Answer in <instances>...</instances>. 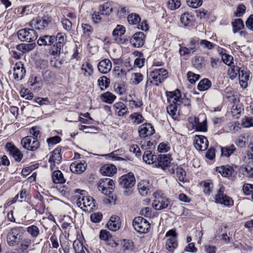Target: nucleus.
I'll use <instances>...</instances> for the list:
<instances>
[{"label": "nucleus", "mask_w": 253, "mask_h": 253, "mask_svg": "<svg viewBox=\"0 0 253 253\" xmlns=\"http://www.w3.org/2000/svg\"><path fill=\"white\" fill-rule=\"evenodd\" d=\"M75 192L81 194V196L77 200V205L83 211L85 212H90L94 209L95 205L92 197L84 196L85 192L84 190L76 189Z\"/></svg>", "instance_id": "obj_1"}, {"label": "nucleus", "mask_w": 253, "mask_h": 253, "mask_svg": "<svg viewBox=\"0 0 253 253\" xmlns=\"http://www.w3.org/2000/svg\"><path fill=\"white\" fill-rule=\"evenodd\" d=\"M25 230L23 227L16 226L11 228L6 235V242L10 247L17 246L23 236Z\"/></svg>", "instance_id": "obj_2"}, {"label": "nucleus", "mask_w": 253, "mask_h": 253, "mask_svg": "<svg viewBox=\"0 0 253 253\" xmlns=\"http://www.w3.org/2000/svg\"><path fill=\"white\" fill-rule=\"evenodd\" d=\"M168 71L164 68H159L154 70L150 72L149 77L151 84H153L156 86L163 83L168 77Z\"/></svg>", "instance_id": "obj_3"}, {"label": "nucleus", "mask_w": 253, "mask_h": 253, "mask_svg": "<svg viewBox=\"0 0 253 253\" xmlns=\"http://www.w3.org/2000/svg\"><path fill=\"white\" fill-rule=\"evenodd\" d=\"M154 200L152 203L153 207L156 210H162L167 208L169 201L161 191H156L153 194Z\"/></svg>", "instance_id": "obj_4"}, {"label": "nucleus", "mask_w": 253, "mask_h": 253, "mask_svg": "<svg viewBox=\"0 0 253 253\" xmlns=\"http://www.w3.org/2000/svg\"><path fill=\"white\" fill-rule=\"evenodd\" d=\"M17 36L20 41L29 42L35 41L38 38L37 33L34 30L27 28L19 30Z\"/></svg>", "instance_id": "obj_5"}, {"label": "nucleus", "mask_w": 253, "mask_h": 253, "mask_svg": "<svg viewBox=\"0 0 253 253\" xmlns=\"http://www.w3.org/2000/svg\"><path fill=\"white\" fill-rule=\"evenodd\" d=\"M132 225L135 230L140 233H147L150 228V224L148 221L140 216L134 218Z\"/></svg>", "instance_id": "obj_6"}, {"label": "nucleus", "mask_w": 253, "mask_h": 253, "mask_svg": "<svg viewBox=\"0 0 253 253\" xmlns=\"http://www.w3.org/2000/svg\"><path fill=\"white\" fill-rule=\"evenodd\" d=\"M115 188V183L110 178L101 179L98 182V188L99 191L105 195L111 194Z\"/></svg>", "instance_id": "obj_7"}, {"label": "nucleus", "mask_w": 253, "mask_h": 253, "mask_svg": "<svg viewBox=\"0 0 253 253\" xmlns=\"http://www.w3.org/2000/svg\"><path fill=\"white\" fill-rule=\"evenodd\" d=\"M166 237L168 238L166 242V249L170 252H173L177 247L178 243L176 239L177 234L175 230L171 229L166 234Z\"/></svg>", "instance_id": "obj_8"}, {"label": "nucleus", "mask_w": 253, "mask_h": 253, "mask_svg": "<svg viewBox=\"0 0 253 253\" xmlns=\"http://www.w3.org/2000/svg\"><path fill=\"white\" fill-rule=\"evenodd\" d=\"M21 143L24 148L28 150L34 151L40 146V143L36 137L27 136L23 138Z\"/></svg>", "instance_id": "obj_9"}, {"label": "nucleus", "mask_w": 253, "mask_h": 253, "mask_svg": "<svg viewBox=\"0 0 253 253\" xmlns=\"http://www.w3.org/2000/svg\"><path fill=\"white\" fill-rule=\"evenodd\" d=\"M119 180L121 186L125 189L131 188L135 184V178L132 172L122 175Z\"/></svg>", "instance_id": "obj_10"}, {"label": "nucleus", "mask_w": 253, "mask_h": 253, "mask_svg": "<svg viewBox=\"0 0 253 253\" xmlns=\"http://www.w3.org/2000/svg\"><path fill=\"white\" fill-rule=\"evenodd\" d=\"M224 188L223 186H220L217 193L215 196V202L227 206L233 205V201L230 197L224 194Z\"/></svg>", "instance_id": "obj_11"}, {"label": "nucleus", "mask_w": 253, "mask_h": 253, "mask_svg": "<svg viewBox=\"0 0 253 253\" xmlns=\"http://www.w3.org/2000/svg\"><path fill=\"white\" fill-rule=\"evenodd\" d=\"M139 137L145 138L151 136L155 133V129L150 123H144L140 125L138 129Z\"/></svg>", "instance_id": "obj_12"}, {"label": "nucleus", "mask_w": 253, "mask_h": 253, "mask_svg": "<svg viewBox=\"0 0 253 253\" xmlns=\"http://www.w3.org/2000/svg\"><path fill=\"white\" fill-rule=\"evenodd\" d=\"M51 22V18L47 17L37 18L31 21V26L36 29L42 30L47 27Z\"/></svg>", "instance_id": "obj_13"}, {"label": "nucleus", "mask_w": 253, "mask_h": 253, "mask_svg": "<svg viewBox=\"0 0 253 253\" xmlns=\"http://www.w3.org/2000/svg\"><path fill=\"white\" fill-rule=\"evenodd\" d=\"M5 148L14 159L17 162H20L23 155L19 149L11 143H8L5 146Z\"/></svg>", "instance_id": "obj_14"}, {"label": "nucleus", "mask_w": 253, "mask_h": 253, "mask_svg": "<svg viewBox=\"0 0 253 253\" xmlns=\"http://www.w3.org/2000/svg\"><path fill=\"white\" fill-rule=\"evenodd\" d=\"M131 45L135 47H142L145 43V35L143 32L135 33L130 40Z\"/></svg>", "instance_id": "obj_15"}, {"label": "nucleus", "mask_w": 253, "mask_h": 253, "mask_svg": "<svg viewBox=\"0 0 253 253\" xmlns=\"http://www.w3.org/2000/svg\"><path fill=\"white\" fill-rule=\"evenodd\" d=\"M194 142L195 147L198 150L205 151L208 147V141L204 136L196 135Z\"/></svg>", "instance_id": "obj_16"}, {"label": "nucleus", "mask_w": 253, "mask_h": 253, "mask_svg": "<svg viewBox=\"0 0 253 253\" xmlns=\"http://www.w3.org/2000/svg\"><path fill=\"white\" fill-rule=\"evenodd\" d=\"M26 74V70L23 64L21 62H17L13 68V76L15 80H21Z\"/></svg>", "instance_id": "obj_17"}, {"label": "nucleus", "mask_w": 253, "mask_h": 253, "mask_svg": "<svg viewBox=\"0 0 253 253\" xmlns=\"http://www.w3.org/2000/svg\"><path fill=\"white\" fill-rule=\"evenodd\" d=\"M34 241L29 237L23 235L22 237V239H20V243L17 245L18 246V251L21 253H25L31 247Z\"/></svg>", "instance_id": "obj_18"}, {"label": "nucleus", "mask_w": 253, "mask_h": 253, "mask_svg": "<svg viewBox=\"0 0 253 253\" xmlns=\"http://www.w3.org/2000/svg\"><path fill=\"white\" fill-rule=\"evenodd\" d=\"M236 167L229 165L222 166L216 168V171L223 176L229 177L235 174Z\"/></svg>", "instance_id": "obj_19"}, {"label": "nucleus", "mask_w": 253, "mask_h": 253, "mask_svg": "<svg viewBox=\"0 0 253 253\" xmlns=\"http://www.w3.org/2000/svg\"><path fill=\"white\" fill-rule=\"evenodd\" d=\"M157 162H156L155 166L158 168H161L163 170L166 169L169 167L170 163V157L166 155H161L157 157Z\"/></svg>", "instance_id": "obj_20"}, {"label": "nucleus", "mask_w": 253, "mask_h": 253, "mask_svg": "<svg viewBox=\"0 0 253 253\" xmlns=\"http://www.w3.org/2000/svg\"><path fill=\"white\" fill-rule=\"evenodd\" d=\"M112 67L111 61L107 59H105L99 62L97 65L98 71L102 74L109 73Z\"/></svg>", "instance_id": "obj_21"}, {"label": "nucleus", "mask_w": 253, "mask_h": 253, "mask_svg": "<svg viewBox=\"0 0 253 253\" xmlns=\"http://www.w3.org/2000/svg\"><path fill=\"white\" fill-rule=\"evenodd\" d=\"M117 169L116 166L113 164H107L102 166L100 171L102 174L106 176H111L117 172Z\"/></svg>", "instance_id": "obj_22"}, {"label": "nucleus", "mask_w": 253, "mask_h": 253, "mask_svg": "<svg viewBox=\"0 0 253 253\" xmlns=\"http://www.w3.org/2000/svg\"><path fill=\"white\" fill-rule=\"evenodd\" d=\"M86 168V164L84 162L76 161L71 164L70 169L73 173H81L85 170Z\"/></svg>", "instance_id": "obj_23"}, {"label": "nucleus", "mask_w": 253, "mask_h": 253, "mask_svg": "<svg viewBox=\"0 0 253 253\" xmlns=\"http://www.w3.org/2000/svg\"><path fill=\"white\" fill-rule=\"evenodd\" d=\"M167 97L168 102L171 104L177 105L180 104L181 97L180 95V91L179 90H176L174 92H169L167 93Z\"/></svg>", "instance_id": "obj_24"}, {"label": "nucleus", "mask_w": 253, "mask_h": 253, "mask_svg": "<svg viewBox=\"0 0 253 253\" xmlns=\"http://www.w3.org/2000/svg\"><path fill=\"white\" fill-rule=\"evenodd\" d=\"M115 112L118 116L123 117L128 113V108L122 102H116L113 105Z\"/></svg>", "instance_id": "obj_25"}, {"label": "nucleus", "mask_w": 253, "mask_h": 253, "mask_svg": "<svg viewBox=\"0 0 253 253\" xmlns=\"http://www.w3.org/2000/svg\"><path fill=\"white\" fill-rule=\"evenodd\" d=\"M150 186V184L148 180H141L137 185V189L139 194L143 196H146L149 191Z\"/></svg>", "instance_id": "obj_26"}, {"label": "nucleus", "mask_w": 253, "mask_h": 253, "mask_svg": "<svg viewBox=\"0 0 253 253\" xmlns=\"http://www.w3.org/2000/svg\"><path fill=\"white\" fill-rule=\"evenodd\" d=\"M99 238L101 240L108 242V244L112 247H115L118 246V244L112 240V237L110 232L106 230H102L100 232Z\"/></svg>", "instance_id": "obj_27"}, {"label": "nucleus", "mask_w": 253, "mask_h": 253, "mask_svg": "<svg viewBox=\"0 0 253 253\" xmlns=\"http://www.w3.org/2000/svg\"><path fill=\"white\" fill-rule=\"evenodd\" d=\"M157 157L158 156L153 154L151 151H146L143 155V160L147 164H155Z\"/></svg>", "instance_id": "obj_28"}, {"label": "nucleus", "mask_w": 253, "mask_h": 253, "mask_svg": "<svg viewBox=\"0 0 253 253\" xmlns=\"http://www.w3.org/2000/svg\"><path fill=\"white\" fill-rule=\"evenodd\" d=\"M55 37L54 36L44 35L41 37L38 41V43L39 45H50L54 42Z\"/></svg>", "instance_id": "obj_29"}, {"label": "nucleus", "mask_w": 253, "mask_h": 253, "mask_svg": "<svg viewBox=\"0 0 253 253\" xmlns=\"http://www.w3.org/2000/svg\"><path fill=\"white\" fill-rule=\"evenodd\" d=\"M176 171V176L178 178V179L181 182H184L186 181L185 177H186V172L183 169V168L181 167H177L175 169ZM170 172L172 173H174L175 169L173 168L170 170Z\"/></svg>", "instance_id": "obj_30"}, {"label": "nucleus", "mask_w": 253, "mask_h": 253, "mask_svg": "<svg viewBox=\"0 0 253 253\" xmlns=\"http://www.w3.org/2000/svg\"><path fill=\"white\" fill-rule=\"evenodd\" d=\"M52 179L53 182L56 184L64 183L65 182V179L63 176V173L59 170H55L53 172Z\"/></svg>", "instance_id": "obj_31"}, {"label": "nucleus", "mask_w": 253, "mask_h": 253, "mask_svg": "<svg viewBox=\"0 0 253 253\" xmlns=\"http://www.w3.org/2000/svg\"><path fill=\"white\" fill-rule=\"evenodd\" d=\"M211 85V82L208 79H204L200 81L197 88L200 91H204L209 89Z\"/></svg>", "instance_id": "obj_32"}, {"label": "nucleus", "mask_w": 253, "mask_h": 253, "mask_svg": "<svg viewBox=\"0 0 253 253\" xmlns=\"http://www.w3.org/2000/svg\"><path fill=\"white\" fill-rule=\"evenodd\" d=\"M239 170L244 176L249 178H253V168L250 166H242Z\"/></svg>", "instance_id": "obj_33"}, {"label": "nucleus", "mask_w": 253, "mask_h": 253, "mask_svg": "<svg viewBox=\"0 0 253 253\" xmlns=\"http://www.w3.org/2000/svg\"><path fill=\"white\" fill-rule=\"evenodd\" d=\"M113 11V7L109 2H106L100 6L99 12L103 15H109Z\"/></svg>", "instance_id": "obj_34"}, {"label": "nucleus", "mask_w": 253, "mask_h": 253, "mask_svg": "<svg viewBox=\"0 0 253 253\" xmlns=\"http://www.w3.org/2000/svg\"><path fill=\"white\" fill-rule=\"evenodd\" d=\"M116 96L110 92H106L101 96V99L104 102L111 104L116 99Z\"/></svg>", "instance_id": "obj_35"}, {"label": "nucleus", "mask_w": 253, "mask_h": 253, "mask_svg": "<svg viewBox=\"0 0 253 253\" xmlns=\"http://www.w3.org/2000/svg\"><path fill=\"white\" fill-rule=\"evenodd\" d=\"M236 150V148L233 144H231L221 148V155L226 157H229Z\"/></svg>", "instance_id": "obj_36"}, {"label": "nucleus", "mask_w": 253, "mask_h": 253, "mask_svg": "<svg viewBox=\"0 0 253 253\" xmlns=\"http://www.w3.org/2000/svg\"><path fill=\"white\" fill-rule=\"evenodd\" d=\"M130 119L132 123L135 125H138L144 121V118L142 115L137 112L133 113L129 116Z\"/></svg>", "instance_id": "obj_37"}, {"label": "nucleus", "mask_w": 253, "mask_h": 253, "mask_svg": "<svg viewBox=\"0 0 253 253\" xmlns=\"http://www.w3.org/2000/svg\"><path fill=\"white\" fill-rule=\"evenodd\" d=\"M97 82L101 90L106 89L110 85V79L105 76L99 78Z\"/></svg>", "instance_id": "obj_38"}, {"label": "nucleus", "mask_w": 253, "mask_h": 253, "mask_svg": "<svg viewBox=\"0 0 253 253\" xmlns=\"http://www.w3.org/2000/svg\"><path fill=\"white\" fill-rule=\"evenodd\" d=\"M167 112L169 114L173 119L176 120L178 116L177 106L175 104H171L167 107Z\"/></svg>", "instance_id": "obj_39"}, {"label": "nucleus", "mask_w": 253, "mask_h": 253, "mask_svg": "<svg viewBox=\"0 0 253 253\" xmlns=\"http://www.w3.org/2000/svg\"><path fill=\"white\" fill-rule=\"evenodd\" d=\"M61 160V155L60 154V150L56 149L53 151L51 155L50 156L49 158V162L54 161L56 162L57 164L59 163Z\"/></svg>", "instance_id": "obj_40"}, {"label": "nucleus", "mask_w": 253, "mask_h": 253, "mask_svg": "<svg viewBox=\"0 0 253 253\" xmlns=\"http://www.w3.org/2000/svg\"><path fill=\"white\" fill-rule=\"evenodd\" d=\"M27 232L32 238H36L40 234V231L38 227L35 225L28 226L27 228Z\"/></svg>", "instance_id": "obj_41"}, {"label": "nucleus", "mask_w": 253, "mask_h": 253, "mask_svg": "<svg viewBox=\"0 0 253 253\" xmlns=\"http://www.w3.org/2000/svg\"><path fill=\"white\" fill-rule=\"evenodd\" d=\"M81 70L84 71V74L85 76H90L93 73V66L88 62L82 65Z\"/></svg>", "instance_id": "obj_42"}, {"label": "nucleus", "mask_w": 253, "mask_h": 253, "mask_svg": "<svg viewBox=\"0 0 253 253\" xmlns=\"http://www.w3.org/2000/svg\"><path fill=\"white\" fill-rule=\"evenodd\" d=\"M140 17L136 13H131L127 16V21L130 24L136 25L140 22Z\"/></svg>", "instance_id": "obj_43"}, {"label": "nucleus", "mask_w": 253, "mask_h": 253, "mask_svg": "<svg viewBox=\"0 0 253 253\" xmlns=\"http://www.w3.org/2000/svg\"><path fill=\"white\" fill-rule=\"evenodd\" d=\"M73 246L76 253H84L83 244L80 240H75Z\"/></svg>", "instance_id": "obj_44"}, {"label": "nucleus", "mask_w": 253, "mask_h": 253, "mask_svg": "<svg viewBox=\"0 0 253 253\" xmlns=\"http://www.w3.org/2000/svg\"><path fill=\"white\" fill-rule=\"evenodd\" d=\"M240 68L237 66H231L228 70V75L229 78L233 80L236 78L237 75L239 73Z\"/></svg>", "instance_id": "obj_45"}, {"label": "nucleus", "mask_w": 253, "mask_h": 253, "mask_svg": "<svg viewBox=\"0 0 253 253\" xmlns=\"http://www.w3.org/2000/svg\"><path fill=\"white\" fill-rule=\"evenodd\" d=\"M242 125L248 128L253 126V117L245 116L242 120Z\"/></svg>", "instance_id": "obj_46"}, {"label": "nucleus", "mask_w": 253, "mask_h": 253, "mask_svg": "<svg viewBox=\"0 0 253 253\" xmlns=\"http://www.w3.org/2000/svg\"><path fill=\"white\" fill-rule=\"evenodd\" d=\"M232 24L234 33L237 32L244 27L243 22L240 19H235L234 21L232 22Z\"/></svg>", "instance_id": "obj_47"}, {"label": "nucleus", "mask_w": 253, "mask_h": 253, "mask_svg": "<svg viewBox=\"0 0 253 253\" xmlns=\"http://www.w3.org/2000/svg\"><path fill=\"white\" fill-rule=\"evenodd\" d=\"M191 18L192 16L189 13H184L181 15L180 21L184 26H187L191 23Z\"/></svg>", "instance_id": "obj_48"}, {"label": "nucleus", "mask_w": 253, "mask_h": 253, "mask_svg": "<svg viewBox=\"0 0 253 253\" xmlns=\"http://www.w3.org/2000/svg\"><path fill=\"white\" fill-rule=\"evenodd\" d=\"M194 66L198 69H201L205 65V61L202 57H196L193 61Z\"/></svg>", "instance_id": "obj_49"}, {"label": "nucleus", "mask_w": 253, "mask_h": 253, "mask_svg": "<svg viewBox=\"0 0 253 253\" xmlns=\"http://www.w3.org/2000/svg\"><path fill=\"white\" fill-rule=\"evenodd\" d=\"M143 79V76L140 73H133L131 75V80L132 83L134 84H137L140 83Z\"/></svg>", "instance_id": "obj_50"}, {"label": "nucleus", "mask_w": 253, "mask_h": 253, "mask_svg": "<svg viewBox=\"0 0 253 253\" xmlns=\"http://www.w3.org/2000/svg\"><path fill=\"white\" fill-rule=\"evenodd\" d=\"M140 214L146 217L151 218L154 216L152 209L150 207H145L140 211Z\"/></svg>", "instance_id": "obj_51"}, {"label": "nucleus", "mask_w": 253, "mask_h": 253, "mask_svg": "<svg viewBox=\"0 0 253 253\" xmlns=\"http://www.w3.org/2000/svg\"><path fill=\"white\" fill-rule=\"evenodd\" d=\"M180 5V0H169L168 2V6L171 10H175L179 8Z\"/></svg>", "instance_id": "obj_52"}, {"label": "nucleus", "mask_w": 253, "mask_h": 253, "mask_svg": "<svg viewBox=\"0 0 253 253\" xmlns=\"http://www.w3.org/2000/svg\"><path fill=\"white\" fill-rule=\"evenodd\" d=\"M199 44L203 48L208 49H211L214 47V44L213 43L206 40H199Z\"/></svg>", "instance_id": "obj_53"}, {"label": "nucleus", "mask_w": 253, "mask_h": 253, "mask_svg": "<svg viewBox=\"0 0 253 253\" xmlns=\"http://www.w3.org/2000/svg\"><path fill=\"white\" fill-rule=\"evenodd\" d=\"M239 79L249 80L250 73L244 68H240L239 73Z\"/></svg>", "instance_id": "obj_54"}, {"label": "nucleus", "mask_w": 253, "mask_h": 253, "mask_svg": "<svg viewBox=\"0 0 253 253\" xmlns=\"http://www.w3.org/2000/svg\"><path fill=\"white\" fill-rule=\"evenodd\" d=\"M187 77L188 81L191 84H195L200 78V76L199 75L195 74L191 71L187 73Z\"/></svg>", "instance_id": "obj_55"}, {"label": "nucleus", "mask_w": 253, "mask_h": 253, "mask_svg": "<svg viewBox=\"0 0 253 253\" xmlns=\"http://www.w3.org/2000/svg\"><path fill=\"white\" fill-rule=\"evenodd\" d=\"M199 44V39L198 38H193L191 39L189 43L188 44V47L192 50L193 52H195L197 48V44Z\"/></svg>", "instance_id": "obj_56"}, {"label": "nucleus", "mask_w": 253, "mask_h": 253, "mask_svg": "<svg viewBox=\"0 0 253 253\" xmlns=\"http://www.w3.org/2000/svg\"><path fill=\"white\" fill-rule=\"evenodd\" d=\"M125 33V28L124 26L118 25L113 31V35L115 36H121Z\"/></svg>", "instance_id": "obj_57"}, {"label": "nucleus", "mask_w": 253, "mask_h": 253, "mask_svg": "<svg viewBox=\"0 0 253 253\" xmlns=\"http://www.w3.org/2000/svg\"><path fill=\"white\" fill-rule=\"evenodd\" d=\"M139 57L135 59L134 62V66L135 67L140 68L142 67L144 65L145 62V58L143 57H141L143 56V54L141 53H140Z\"/></svg>", "instance_id": "obj_58"}, {"label": "nucleus", "mask_w": 253, "mask_h": 253, "mask_svg": "<svg viewBox=\"0 0 253 253\" xmlns=\"http://www.w3.org/2000/svg\"><path fill=\"white\" fill-rule=\"evenodd\" d=\"M195 129L198 131H207V126L206 119H204L202 122H199Z\"/></svg>", "instance_id": "obj_59"}, {"label": "nucleus", "mask_w": 253, "mask_h": 253, "mask_svg": "<svg viewBox=\"0 0 253 253\" xmlns=\"http://www.w3.org/2000/svg\"><path fill=\"white\" fill-rule=\"evenodd\" d=\"M222 60L225 64L230 66H231L232 64L233 63V57L231 55L226 53L222 54Z\"/></svg>", "instance_id": "obj_60"}, {"label": "nucleus", "mask_w": 253, "mask_h": 253, "mask_svg": "<svg viewBox=\"0 0 253 253\" xmlns=\"http://www.w3.org/2000/svg\"><path fill=\"white\" fill-rule=\"evenodd\" d=\"M63 46L60 45V44L53 45L51 47V54L52 55L58 56L60 54L61 48Z\"/></svg>", "instance_id": "obj_61"}, {"label": "nucleus", "mask_w": 253, "mask_h": 253, "mask_svg": "<svg viewBox=\"0 0 253 253\" xmlns=\"http://www.w3.org/2000/svg\"><path fill=\"white\" fill-rule=\"evenodd\" d=\"M243 191L246 195L252 194L253 193V184H245L243 187Z\"/></svg>", "instance_id": "obj_62"}, {"label": "nucleus", "mask_w": 253, "mask_h": 253, "mask_svg": "<svg viewBox=\"0 0 253 253\" xmlns=\"http://www.w3.org/2000/svg\"><path fill=\"white\" fill-rule=\"evenodd\" d=\"M187 2L190 7L195 8L202 5L203 0H187Z\"/></svg>", "instance_id": "obj_63"}, {"label": "nucleus", "mask_w": 253, "mask_h": 253, "mask_svg": "<svg viewBox=\"0 0 253 253\" xmlns=\"http://www.w3.org/2000/svg\"><path fill=\"white\" fill-rule=\"evenodd\" d=\"M82 28L84 33L87 35V36H90L92 33L93 28L89 25L87 24H83L82 25Z\"/></svg>", "instance_id": "obj_64"}]
</instances>
